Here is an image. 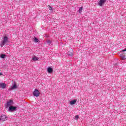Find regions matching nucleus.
<instances>
[{"label": "nucleus", "instance_id": "obj_8", "mask_svg": "<svg viewBox=\"0 0 126 126\" xmlns=\"http://www.w3.org/2000/svg\"><path fill=\"white\" fill-rule=\"evenodd\" d=\"M48 73H52L53 72V68L49 67L47 68Z\"/></svg>", "mask_w": 126, "mask_h": 126}, {"label": "nucleus", "instance_id": "obj_13", "mask_svg": "<svg viewBox=\"0 0 126 126\" xmlns=\"http://www.w3.org/2000/svg\"><path fill=\"white\" fill-rule=\"evenodd\" d=\"M34 42L35 43H38L39 42V39H38L36 37H34Z\"/></svg>", "mask_w": 126, "mask_h": 126}, {"label": "nucleus", "instance_id": "obj_1", "mask_svg": "<svg viewBox=\"0 0 126 126\" xmlns=\"http://www.w3.org/2000/svg\"><path fill=\"white\" fill-rule=\"evenodd\" d=\"M6 43H8V37L7 36H5L3 37V40L1 42V44H0V47H3Z\"/></svg>", "mask_w": 126, "mask_h": 126}, {"label": "nucleus", "instance_id": "obj_10", "mask_svg": "<svg viewBox=\"0 0 126 126\" xmlns=\"http://www.w3.org/2000/svg\"><path fill=\"white\" fill-rule=\"evenodd\" d=\"M16 88H17V86H16V84H14L13 85V86L10 88V90H13L14 89H16Z\"/></svg>", "mask_w": 126, "mask_h": 126}, {"label": "nucleus", "instance_id": "obj_3", "mask_svg": "<svg viewBox=\"0 0 126 126\" xmlns=\"http://www.w3.org/2000/svg\"><path fill=\"white\" fill-rule=\"evenodd\" d=\"M106 2V0H100V1L98 2V5L99 6H103V4Z\"/></svg>", "mask_w": 126, "mask_h": 126}, {"label": "nucleus", "instance_id": "obj_14", "mask_svg": "<svg viewBox=\"0 0 126 126\" xmlns=\"http://www.w3.org/2000/svg\"><path fill=\"white\" fill-rule=\"evenodd\" d=\"M122 60H126V56H125V55H123V56H122Z\"/></svg>", "mask_w": 126, "mask_h": 126}, {"label": "nucleus", "instance_id": "obj_4", "mask_svg": "<svg viewBox=\"0 0 126 126\" xmlns=\"http://www.w3.org/2000/svg\"><path fill=\"white\" fill-rule=\"evenodd\" d=\"M12 105H13V101H12L11 99L7 102V107H9V106H12Z\"/></svg>", "mask_w": 126, "mask_h": 126}, {"label": "nucleus", "instance_id": "obj_6", "mask_svg": "<svg viewBox=\"0 0 126 126\" xmlns=\"http://www.w3.org/2000/svg\"><path fill=\"white\" fill-rule=\"evenodd\" d=\"M15 110H16V107L11 106L9 107V111H11V112L15 111Z\"/></svg>", "mask_w": 126, "mask_h": 126}, {"label": "nucleus", "instance_id": "obj_20", "mask_svg": "<svg viewBox=\"0 0 126 126\" xmlns=\"http://www.w3.org/2000/svg\"><path fill=\"white\" fill-rule=\"evenodd\" d=\"M0 75H2V74H1V73H0Z\"/></svg>", "mask_w": 126, "mask_h": 126}, {"label": "nucleus", "instance_id": "obj_15", "mask_svg": "<svg viewBox=\"0 0 126 126\" xmlns=\"http://www.w3.org/2000/svg\"><path fill=\"white\" fill-rule=\"evenodd\" d=\"M81 11H82V7H80L79 9V13H81Z\"/></svg>", "mask_w": 126, "mask_h": 126}, {"label": "nucleus", "instance_id": "obj_18", "mask_svg": "<svg viewBox=\"0 0 126 126\" xmlns=\"http://www.w3.org/2000/svg\"><path fill=\"white\" fill-rule=\"evenodd\" d=\"M49 7V9L50 10H53V8L52 7V6L48 5Z\"/></svg>", "mask_w": 126, "mask_h": 126}, {"label": "nucleus", "instance_id": "obj_11", "mask_svg": "<svg viewBox=\"0 0 126 126\" xmlns=\"http://www.w3.org/2000/svg\"><path fill=\"white\" fill-rule=\"evenodd\" d=\"M39 58L36 57V56H34L32 58V61H34V62H36V61H38Z\"/></svg>", "mask_w": 126, "mask_h": 126}, {"label": "nucleus", "instance_id": "obj_17", "mask_svg": "<svg viewBox=\"0 0 126 126\" xmlns=\"http://www.w3.org/2000/svg\"><path fill=\"white\" fill-rule=\"evenodd\" d=\"M79 116L78 115H76L75 116V120H78Z\"/></svg>", "mask_w": 126, "mask_h": 126}, {"label": "nucleus", "instance_id": "obj_12", "mask_svg": "<svg viewBox=\"0 0 126 126\" xmlns=\"http://www.w3.org/2000/svg\"><path fill=\"white\" fill-rule=\"evenodd\" d=\"M0 57L1 59H4V58L6 57V55H5V54H1Z\"/></svg>", "mask_w": 126, "mask_h": 126}, {"label": "nucleus", "instance_id": "obj_19", "mask_svg": "<svg viewBox=\"0 0 126 126\" xmlns=\"http://www.w3.org/2000/svg\"><path fill=\"white\" fill-rule=\"evenodd\" d=\"M72 55V53H70L68 54L69 56H71Z\"/></svg>", "mask_w": 126, "mask_h": 126}, {"label": "nucleus", "instance_id": "obj_16", "mask_svg": "<svg viewBox=\"0 0 126 126\" xmlns=\"http://www.w3.org/2000/svg\"><path fill=\"white\" fill-rule=\"evenodd\" d=\"M51 43H52V41L51 40L47 41V44H48V45H50Z\"/></svg>", "mask_w": 126, "mask_h": 126}, {"label": "nucleus", "instance_id": "obj_9", "mask_svg": "<svg viewBox=\"0 0 126 126\" xmlns=\"http://www.w3.org/2000/svg\"><path fill=\"white\" fill-rule=\"evenodd\" d=\"M75 103H76V99H74L73 100L70 101V105H75Z\"/></svg>", "mask_w": 126, "mask_h": 126}, {"label": "nucleus", "instance_id": "obj_5", "mask_svg": "<svg viewBox=\"0 0 126 126\" xmlns=\"http://www.w3.org/2000/svg\"><path fill=\"white\" fill-rule=\"evenodd\" d=\"M0 119L2 122H4V121H6V116L4 115H2L0 116Z\"/></svg>", "mask_w": 126, "mask_h": 126}, {"label": "nucleus", "instance_id": "obj_2", "mask_svg": "<svg viewBox=\"0 0 126 126\" xmlns=\"http://www.w3.org/2000/svg\"><path fill=\"white\" fill-rule=\"evenodd\" d=\"M40 92H39V90L37 89H35L33 92V96H35V97H39V96H40Z\"/></svg>", "mask_w": 126, "mask_h": 126}, {"label": "nucleus", "instance_id": "obj_7", "mask_svg": "<svg viewBox=\"0 0 126 126\" xmlns=\"http://www.w3.org/2000/svg\"><path fill=\"white\" fill-rule=\"evenodd\" d=\"M6 86V85L4 83H1L0 84V88H2V89H4Z\"/></svg>", "mask_w": 126, "mask_h": 126}]
</instances>
